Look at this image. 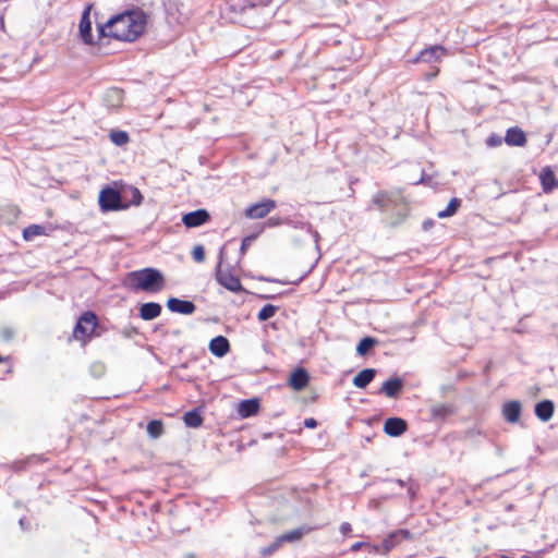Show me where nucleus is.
I'll use <instances>...</instances> for the list:
<instances>
[{
  "mask_svg": "<svg viewBox=\"0 0 558 558\" xmlns=\"http://www.w3.org/2000/svg\"><path fill=\"white\" fill-rule=\"evenodd\" d=\"M146 24V13L142 10H132L110 19L100 32L119 40L134 41L144 33Z\"/></svg>",
  "mask_w": 558,
  "mask_h": 558,
  "instance_id": "f257e3e1",
  "label": "nucleus"
},
{
  "mask_svg": "<svg viewBox=\"0 0 558 558\" xmlns=\"http://www.w3.org/2000/svg\"><path fill=\"white\" fill-rule=\"evenodd\" d=\"M271 0H228L226 3V15L233 23H241L248 27H255L252 21V13L258 5H267Z\"/></svg>",
  "mask_w": 558,
  "mask_h": 558,
  "instance_id": "f03ea898",
  "label": "nucleus"
},
{
  "mask_svg": "<svg viewBox=\"0 0 558 558\" xmlns=\"http://www.w3.org/2000/svg\"><path fill=\"white\" fill-rule=\"evenodd\" d=\"M132 287L136 290L155 293L165 287L163 275L156 268H144L130 274Z\"/></svg>",
  "mask_w": 558,
  "mask_h": 558,
  "instance_id": "7ed1b4c3",
  "label": "nucleus"
},
{
  "mask_svg": "<svg viewBox=\"0 0 558 558\" xmlns=\"http://www.w3.org/2000/svg\"><path fill=\"white\" fill-rule=\"evenodd\" d=\"M99 206L105 211L125 209L122 192L111 187L102 189L99 193Z\"/></svg>",
  "mask_w": 558,
  "mask_h": 558,
  "instance_id": "20e7f679",
  "label": "nucleus"
},
{
  "mask_svg": "<svg viewBox=\"0 0 558 558\" xmlns=\"http://www.w3.org/2000/svg\"><path fill=\"white\" fill-rule=\"evenodd\" d=\"M219 263L216 268V279L226 289L232 292H240L243 290L241 281L238 277L232 275L229 270L222 269L223 250H220Z\"/></svg>",
  "mask_w": 558,
  "mask_h": 558,
  "instance_id": "39448f33",
  "label": "nucleus"
},
{
  "mask_svg": "<svg viewBox=\"0 0 558 558\" xmlns=\"http://www.w3.org/2000/svg\"><path fill=\"white\" fill-rule=\"evenodd\" d=\"M97 326V316L93 312H85L77 320L73 336L77 340H82L90 336Z\"/></svg>",
  "mask_w": 558,
  "mask_h": 558,
  "instance_id": "423d86ee",
  "label": "nucleus"
},
{
  "mask_svg": "<svg viewBox=\"0 0 558 558\" xmlns=\"http://www.w3.org/2000/svg\"><path fill=\"white\" fill-rule=\"evenodd\" d=\"M402 539L413 541L414 535L407 529H399L389 533L383 541L381 555L390 553Z\"/></svg>",
  "mask_w": 558,
  "mask_h": 558,
  "instance_id": "0eeeda50",
  "label": "nucleus"
},
{
  "mask_svg": "<svg viewBox=\"0 0 558 558\" xmlns=\"http://www.w3.org/2000/svg\"><path fill=\"white\" fill-rule=\"evenodd\" d=\"M276 208V202L267 198L259 203L253 204L245 210V216L250 219H262Z\"/></svg>",
  "mask_w": 558,
  "mask_h": 558,
  "instance_id": "6e6552de",
  "label": "nucleus"
},
{
  "mask_svg": "<svg viewBox=\"0 0 558 558\" xmlns=\"http://www.w3.org/2000/svg\"><path fill=\"white\" fill-rule=\"evenodd\" d=\"M210 215L206 209H197L183 215L182 222L186 228H197L208 222Z\"/></svg>",
  "mask_w": 558,
  "mask_h": 558,
  "instance_id": "1a4fd4ad",
  "label": "nucleus"
},
{
  "mask_svg": "<svg viewBox=\"0 0 558 558\" xmlns=\"http://www.w3.org/2000/svg\"><path fill=\"white\" fill-rule=\"evenodd\" d=\"M446 53V49L442 46L435 45L426 48L420 52V54L412 61L413 63L425 62L433 63L440 60Z\"/></svg>",
  "mask_w": 558,
  "mask_h": 558,
  "instance_id": "9d476101",
  "label": "nucleus"
},
{
  "mask_svg": "<svg viewBox=\"0 0 558 558\" xmlns=\"http://www.w3.org/2000/svg\"><path fill=\"white\" fill-rule=\"evenodd\" d=\"M399 196L389 192H378L372 198V203L380 210L386 211L390 206L398 204Z\"/></svg>",
  "mask_w": 558,
  "mask_h": 558,
  "instance_id": "9b49d317",
  "label": "nucleus"
},
{
  "mask_svg": "<svg viewBox=\"0 0 558 558\" xmlns=\"http://www.w3.org/2000/svg\"><path fill=\"white\" fill-rule=\"evenodd\" d=\"M167 307L173 313H180L183 315H191L196 310V306L193 302L180 300L177 298H170L167 302Z\"/></svg>",
  "mask_w": 558,
  "mask_h": 558,
  "instance_id": "f8f14e48",
  "label": "nucleus"
},
{
  "mask_svg": "<svg viewBox=\"0 0 558 558\" xmlns=\"http://www.w3.org/2000/svg\"><path fill=\"white\" fill-rule=\"evenodd\" d=\"M407 422L400 417H389L384 424V432L391 437H399L407 430Z\"/></svg>",
  "mask_w": 558,
  "mask_h": 558,
  "instance_id": "ddd939ff",
  "label": "nucleus"
},
{
  "mask_svg": "<svg viewBox=\"0 0 558 558\" xmlns=\"http://www.w3.org/2000/svg\"><path fill=\"white\" fill-rule=\"evenodd\" d=\"M505 142L508 146L522 147L526 144V136L522 129L512 126L507 130Z\"/></svg>",
  "mask_w": 558,
  "mask_h": 558,
  "instance_id": "4468645a",
  "label": "nucleus"
},
{
  "mask_svg": "<svg viewBox=\"0 0 558 558\" xmlns=\"http://www.w3.org/2000/svg\"><path fill=\"white\" fill-rule=\"evenodd\" d=\"M208 348L211 354L222 357L230 351V343L226 337L217 336L210 340Z\"/></svg>",
  "mask_w": 558,
  "mask_h": 558,
  "instance_id": "2eb2a0df",
  "label": "nucleus"
},
{
  "mask_svg": "<svg viewBox=\"0 0 558 558\" xmlns=\"http://www.w3.org/2000/svg\"><path fill=\"white\" fill-rule=\"evenodd\" d=\"M403 388V380L399 377H392L386 380L379 392L386 395L388 398H397Z\"/></svg>",
  "mask_w": 558,
  "mask_h": 558,
  "instance_id": "dca6fc26",
  "label": "nucleus"
},
{
  "mask_svg": "<svg viewBox=\"0 0 558 558\" xmlns=\"http://www.w3.org/2000/svg\"><path fill=\"white\" fill-rule=\"evenodd\" d=\"M502 415L509 423H517L521 415V403L512 400L502 405Z\"/></svg>",
  "mask_w": 558,
  "mask_h": 558,
  "instance_id": "f3484780",
  "label": "nucleus"
},
{
  "mask_svg": "<svg viewBox=\"0 0 558 558\" xmlns=\"http://www.w3.org/2000/svg\"><path fill=\"white\" fill-rule=\"evenodd\" d=\"M539 180L545 193H550L558 187V180L549 167H546L541 171Z\"/></svg>",
  "mask_w": 558,
  "mask_h": 558,
  "instance_id": "a211bd4d",
  "label": "nucleus"
},
{
  "mask_svg": "<svg viewBox=\"0 0 558 558\" xmlns=\"http://www.w3.org/2000/svg\"><path fill=\"white\" fill-rule=\"evenodd\" d=\"M123 205L125 209L130 206H138L143 201V195L137 187L126 186L122 190Z\"/></svg>",
  "mask_w": 558,
  "mask_h": 558,
  "instance_id": "6ab92c4d",
  "label": "nucleus"
},
{
  "mask_svg": "<svg viewBox=\"0 0 558 558\" xmlns=\"http://www.w3.org/2000/svg\"><path fill=\"white\" fill-rule=\"evenodd\" d=\"M308 379H310V376H308V373L306 372V369L303 367H300L291 374L289 384L294 390L299 391V390L304 389L307 386Z\"/></svg>",
  "mask_w": 558,
  "mask_h": 558,
  "instance_id": "aec40b11",
  "label": "nucleus"
},
{
  "mask_svg": "<svg viewBox=\"0 0 558 558\" xmlns=\"http://www.w3.org/2000/svg\"><path fill=\"white\" fill-rule=\"evenodd\" d=\"M80 36L82 40L85 44H92L93 43V35H92V22L89 20L88 11L86 10L80 21Z\"/></svg>",
  "mask_w": 558,
  "mask_h": 558,
  "instance_id": "412c9836",
  "label": "nucleus"
},
{
  "mask_svg": "<svg viewBox=\"0 0 558 558\" xmlns=\"http://www.w3.org/2000/svg\"><path fill=\"white\" fill-rule=\"evenodd\" d=\"M161 313V305L155 302L144 303L140 308V316L144 320H151Z\"/></svg>",
  "mask_w": 558,
  "mask_h": 558,
  "instance_id": "4be33fe9",
  "label": "nucleus"
},
{
  "mask_svg": "<svg viewBox=\"0 0 558 558\" xmlns=\"http://www.w3.org/2000/svg\"><path fill=\"white\" fill-rule=\"evenodd\" d=\"M259 410V402L257 399L243 400L238 408V413L241 417H250L256 414Z\"/></svg>",
  "mask_w": 558,
  "mask_h": 558,
  "instance_id": "5701e85b",
  "label": "nucleus"
},
{
  "mask_svg": "<svg viewBox=\"0 0 558 558\" xmlns=\"http://www.w3.org/2000/svg\"><path fill=\"white\" fill-rule=\"evenodd\" d=\"M554 409L553 401L543 400L535 405V414L541 421L547 422L551 418Z\"/></svg>",
  "mask_w": 558,
  "mask_h": 558,
  "instance_id": "b1692460",
  "label": "nucleus"
},
{
  "mask_svg": "<svg viewBox=\"0 0 558 558\" xmlns=\"http://www.w3.org/2000/svg\"><path fill=\"white\" fill-rule=\"evenodd\" d=\"M104 101L108 108H119L123 102V92L119 88H110L106 92Z\"/></svg>",
  "mask_w": 558,
  "mask_h": 558,
  "instance_id": "393cba45",
  "label": "nucleus"
},
{
  "mask_svg": "<svg viewBox=\"0 0 558 558\" xmlns=\"http://www.w3.org/2000/svg\"><path fill=\"white\" fill-rule=\"evenodd\" d=\"M311 531H313L312 526L308 525H302L300 527H296L294 530H291L284 534H281V541L283 543H293L300 541L304 535L308 534Z\"/></svg>",
  "mask_w": 558,
  "mask_h": 558,
  "instance_id": "a878e982",
  "label": "nucleus"
},
{
  "mask_svg": "<svg viewBox=\"0 0 558 558\" xmlns=\"http://www.w3.org/2000/svg\"><path fill=\"white\" fill-rule=\"evenodd\" d=\"M376 371L374 368H365L353 378V385L363 389L374 379Z\"/></svg>",
  "mask_w": 558,
  "mask_h": 558,
  "instance_id": "bb28decb",
  "label": "nucleus"
},
{
  "mask_svg": "<svg viewBox=\"0 0 558 558\" xmlns=\"http://www.w3.org/2000/svg\"><path fill=\"white\" fill-rule=\"evenodd\" d=\"M183 421L187 427L196 428L202 425L203 417L196 410H192L184 414Z\"/></svg>",
  "mask_w": 558,
  "mask_h": 558,
  "instance_id": "cd10ccee",
  "label": "nucleus"
},
{
  "mask_svg": "<svg viewBox=\"0 0 558 558\" xmlns=\"http://www.w3.org/2000/svg\"><path fill=\"white\" fill-rule=\"evenodd\" d=\"M146 430L150 438L157 439L163 433V424L159 420H153L147 424Z\"/></svg>",
  "mask_w": 558,
  "mask_h": 558,
  "instance_id": "c85d7f7f",
  "label": "nucleus"
},
{
  "mask_svg": "<svg viewBox=\"0 0 558 558\" xmlns=\"http://www.w3.org/2000/svg\"><path fill=\"white\" fill-rule=\"evenodd\" d=\"M460 205H461V201L459 198H457V197L451 198L450 202L448 203L446 209L438 211V214H437L438 218H447V217L453 216L457 213Z\"/></svg>",
  "mask_w": 558,
  "mask_h": 558,
  "instance_id": "c756f323",
  "label": "nucleus"
},
{
  "mask_svg": "<svg viewBox=\"0 0 558 558\" xmlns=\"http://www.w3.org/2000/svg\"><path fill=\"white\" fill-rule=\"evenodd\" d=\"M109 137L117 146H123L129 143L130 136L125 131L113 130L110 132Z\"/></svg>",
  "mask_w": 558,
  "mask_h": 558,
  "instance_id": "7c9ffc66",
  "label": "nucleus"
},
{
  "mask_svg": "<svg viewBox=\"0 0 558 558\" xmlns=\"http://www.w3.org/2000/svg\"><path fill=\"white\" fill-rule=\"evenodd\" d=\"M377 340L372 337H365L361 339L356 347V352L359 355H365L375 344Z\"/></svg>",
  "mask_w": 558,
  "mask_h": 558,
  "instance_id": "2f4dec72",
  "label": "nucleus"
},
{
  "mask_svg": "<svg viewBox=\"0 0 558 558\" xmlns=\"http://www.w3.org/2000/svg\"><path fill=\"white\" fill-rule=\"evenodd\" d=\"M278 307L272 304H266L259 311L257 318L259 322H266L269 318L274 317Z\"/></svg>",
  "mask_w": 558,
  "mask_h": 558,
  "instance_id": "473e14b6",
  "label": "nucleus"
},
{
  "mask_svg": "<svg viewBox=\"0 0 558 558\" xmlns=\"http://www.w3.org/2000/svg\"><path fill=\"white\" fill-rule=\"evenodd\" d=\"M44 231V228L38 225H32L24 229L23 236L25 240L29 241L33 240L35 236L41 234Z\"/></svg>",
  "mask_w": 558,
  "mask_h": 558,
  "instance_id": "72a5a7b5",
  "label": "nucleus"
},
{
  "mask_svg": "<svg viewBox=\"0 0 558 558\" xmlns=\"http://www.w3.org/2000/svg\"><path fill=\"white\" fill-rule=\"evenodd\" d=\"M282 544H283V541H281V536L279 535L278 537H276V539L274 541L272 544H270L267 547L262 548L260 554L265 557H268V556L272 555L275 551H277L281 547Z\"/></svg>",
  "mask_w": 558,
  "mask_h": 558,
  "instance_id": "f704fd0d",
  "label": "nucleus"
},
{
  "mask_svg": "<svg viewBox=\"0 0 558 558\" xmlns=\"http://www.w3.org/2000/svg\"><path fill=\"white\" fill-rule=\"evenodd\" d=\"M450 412L446 404H436L432 408V414L435 417H445Z\"/></svg>",
  "mask_w": 558,
  "mask_h": 558,
  "instance_id": "c9c22d12",
  "label": "nucleus"
},
{
  "mask_svg": "<svg viewBox=\"0 0 558 558\" xmlns=\"http://www.w3.org/2000/svg\"><path fill=\"white\" fill-rule=\"evenodd\" d=\"M192 257L195 262L202 263L205 259V250L203 245L198 244L193 247Z\"/></svg>",
  "mask_w": 558,
  "mask_h": 558,
  "instance_id": "e433bc0d",
  "label": "nucleus"
},
{
  "mask_svg": "<svg viewBox=\"0 0 558 558\" xmlns=\"http://www.w3.org/2000/svg\"><path fill=\"white\" fill-rule=\"evenodd\" d=\"M405 216H407L405 213L398 211L396 214L395 218L386 219V222H387V225H389L391 227H396V226H398L399 223H401L405 219Z\"/></svg>",
  "mask_w": 558,
  "mask_h": 558,
  "instance_id": "4c0bfd02",
  "label": "nucleus"
},
{
  "mask_svg": "<svg viewBox=\"0 0 558 558\" xmlns=\"http://www.w3.org/2000/svg\"><path fill=\"white\" fill-rule=\"evenodd\" d=\"M0 333H1V338L7 342L12 340V338L14 336V332L11 328H3Z\"/></svg>",
  "mask_w": 558,
  "mask_h": 558,
  "instance_id": "58836bf2",
  "label": "nucleus"
},
{
  "mask_svg": "<svg viewBox=\"0 0 558 558\" xmlns=\"http://www.w3.org/2000/svg\"><path fill=\"white\" fill-rule=\"evenodd\" d=\"M254 240V236H246L242 240L241 243V254H244L247 247L251 245L252 241Z\"/></svg>",
  "mask_w": 558,
  "mask_h": 558,
  "instance_id": "ea45409f",
  "label": "nucleus"
},
{
  "mask_svg": "<svg viewBox=\"0 0 558 558\" xmlns=\"http://www.w3.org/2000/svg\"><path fill=\"white\" fill-rule=\"evenodd\" d=\"M367 546H369V544L366 543V542H356V543L352 544L350 550L353 551V553H356V551L361 550L364 547L367 548Z\"/></svg>",
  "mask_w": 558,
  "mask_h": 558,
  "instance_id": "a19ab883",
  "label": "nucleus"
},
{
  "mask_svg": "<svg viewBox=\"0 0 558 558\" xmlns=\"http://www.w3.org/2000/svg\"><path fill=\"white\" fill-rule=\"evenodd\" d=\"M487 144H488L489 146H492V147L498 146V145H500V144H501V138H500L499 136H495V135L489 136V137L487 138Z\"/></svg>",
  "mask_w": 558,
  "mask_h": 558,
  "instance_id": "79ce46f5",
  "label": "nucleus"
},
{
  "mask_svg": "<svg viewBox=\"0 0 558 558\" xmlns=\"http://www.w3.org/2000/svg\"><path fill=\"white\" fill-rule=\"evenodd\" d=\"M304 426L307 428H315L317 426V421L313 417L305 418Z\"/></svg>",
  "mask_w": 558,
  "mask_h": 558,
  "instance_id": "37998d69",
  "label": "nucleus"
},
{
  "mask_svg": "<svg viewBox=\"0 0 558 558\" xmlns=\"http://www.w3.org/2000/svg\"><path fill=\"white\" fill-rule=\"evenodd\" d=\"M368 550L371 553H374V554H380L381 555V550H383V544L381 545H371L367 546Z\"/></svg>",
  "mask_w": 558,
  "mask_h": 558,
  "instance_id": "c03bdc74",
  "label": "nucleus"
},
{
  "mask_svg": "<svg viewBox=\"0 0 558 558\" xmlns=\"http://www.w3.org/2000/svg\"><path fill=\"white\" fill-rule=\"evenodd\" d=\"M352 527H351V524L349 522H343L341 525H340V532L342 534H348L349 532H351Z\"/></svg>",
  "mask_w": 558,
  "mask_h": 558,
  "instance_id": "a18cd8bd",
  "label": "nucleus"
},
{
  "mask_svg": "<svg viewBox=\"0 0 558 558\" xmlns=\"http://www.w3.org/2000/svg\"><path fill=\"white\" fill-rule=\"evenodd\" d=\"M432 226H433V221H430V220L423 222L424 230H428Z\"/></svg>",
  "mask_w": 558,
  "mask_h": 558,
  "instance_id": "49530a36",
  "label": "nucleus"
},
{
  "mask_svg": "<svg viewBox=\"0 0 558 558\" xmlns=\"http://www.w3.org/2000/svg\"><path fill=\"white\" fill-rule=\"evenodd\" d=\"M308 230L313 233V236L315 239V242L317 243L318 242V239H319V234L317 231H312L311 227L308 228Z\"/></svg>",
  "mask_w": 558,
  "mask_h": 558,
  "instance_id": "de8ad7c7",
  "label": "nucleus"
},
{
  "mask_svg": "<svg viewBox=\"0 0 558 558\" xmlns=\"http://www.w3.org/2000/svg\"><path fill=\"white\" fill-rule=\"evenodd\" d=\"M396 483L399 485V486H403L404 485V482L402 480H397Z\"/></svg>",
  "mask_w": 558,
  "mask_h": 558,
  "instance_id": "09e8293b",
  "label": "nucleus"
},
{
  "mask_svg": "<svg viewBox=\"0 0 558 558\" xmlns=\"http://www.w3.org/2000/svg\"><path fill=\"white\" fill-rule=\"evenodd\" d=\"M19 523H20V525L23 527V526H24V519H23V518H22V519H20Z\"/></svg>",
  "mask_w": 558,
  "mask_h": 558,
  "instance_id": "8fccbe9b",
  "label": "nucleus"
},
{
  "mask_svg": "<svg viewBox=\"0 0 558 558\" xmlns=\"http://www.w3.org/2000/svg\"><path fill=\"white\" fill-rule=\"evenodd\" d=\"M424 181V178L422 177L420 181H417L416 183H421Z\"/></svg>",
  "mask_w": 558,
  "mask_h": 558,
  "instance_id": "3c124183",
  "label": "nucleus"
},
{
  "mask_svg": "<svg viewBox=\"0 0 558 558\" xmlns=\"http://www.w3.org/2000/svg\"><path fill=\"white\" fill-rule=\"evenodd\" d=\"M185 558H194L192 555L186 556Z\"/></svg>",
  "mask_w": 558,
  "mask_h": 558,
  "instance_id": "603ef678",
  "label": "nucleus"
}]
</instances>
